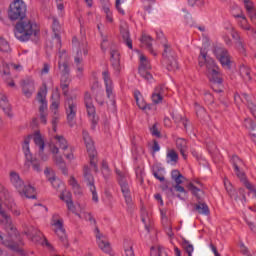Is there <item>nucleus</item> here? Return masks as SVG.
Returning <instances> with one entry per match:
<instances>
[{
    "instance_id": "obj_39",
    "label": "nucleus",
    "mask_w": 256,
    "mask_h": 256,
    "mask_svg": "<svg viewBox=\"0 0 256 256\" xmlns=\"http://www.w3.org/2000/svg\"><path fill=\"white\" fill-rule=\"evenodd\" d=\"M91 91L92 93H96L95 94V101L97 103H99L101 106L105 104V102L101 99V97L103 96V91H101V89H99V86H92L91 87Z\"/></svg>"
},
{
    "instance_id": "obj_38",
    "label": "nucleus",
    "mask_w": 256,
    "mask_h": 256,
    "mask_svg": "<svg viewBox=\"0 0 256 256\" xmlns=\"http://www.w3.org/2000/svg\"><path fill=\"white\" fill-rule=\"evenodd\" d=\"M5 205L8 209H10V211L13 213V215H15L16 217H19V215H21V211H19L15 205V201L13 200V198H10L8 201H5Z\"/></svg>"
},
{
    "instance_id": "obj_55",
    "label": "nucleus",
    "mask_w": 256,
    "mask_h": 256,
    "mask_svg": "<svg viewBox=\"0 0 256 256\" xmlns=\"http://www.w3.org/2000/svg\"><path fill=\"white\" fill-rule=\"evenodd\" d=\"M31 235V239L34 243L41 241V231L35 230V233H32Z\"/></svg>"
},
{
    "instance_id": "obj_47",
    "label": "nucleus",
    "mask_w": 256,
    "mask_h": 256,
    "mask_svg": "<svg viewBox=\"0 0 256 256\" xmlns=\"http://www.w3.org/2000/svg\"><path fill=\"white\" fill-rule=\"evenodd\" d=\"M0 51H2L3 53H9V51H11L9 42H7V40H5V38L3 37L0 38Z\"/></svg>"
},
{
    "instance_id": "obj_9",
    "label": "nucleus",
    "mask_w": 256,
    "mask_h": 256,
    "mask_svg": "<svg viewBox=\"0 0 256 256\" xmlns=\"http://www.w3.org/2000/svg\"><path fill=\"white\" fill-rule=\"evenodd\" d=\"M231 163L234 167V170L238 179H240L241 183H243L246 189H248V191H250L251 193H254V196L256 197L255 186L251 184L249 180H247V176L245 175V172L241 171V169L239 168L240 165H243V160L239 158V156L233 155L231 158Z\"/></svg>"
},
{
    "instance_id": "obj_43",
    "label": "nucleus",
    "mask_w": 256,
    "mask_h": 256,
    "mask_svg": "<svg viewBox=\"0 0 256 256\" xmlns=\"http://www.w3.org/2000/svg\"><path fill=\"white\" fill-rule=\"evenodd\" d=\"M55 139L57 140L56 145L59 147V149H63V151H66V149L69 148L67 140L63 136H55Z\"/></svg>"
},
{
    "instance_id": "obj_6",
    "label": "nucleus",
    "mask_w": 256,
    "mask_h": 256,
    "mask_svg": "<svg viewBox=\"0 0 256 256\" xmlns=\"http://www.w3.org/2000/svg\"><path fill=\"white\" fill-rule=\"evenodd\" d=\"M187 189L191 191V193L194 195V197L197 198L198 203L194 204L193 211H196L199 213V215H211V210H209V206L207 203L202 202L203 198L201 197V194L203 191L195 186L194 183H189L187 185Z\"/></svg>"
},
{
    "instance_id": "obj_48",
    "label": "nucleus",
    "mask_w": 256,
    "mask_h": 256,
    "mask_svg": "<svg viewBox=\"0 0 256 256\" xmlns=\"http://www.w3.org/2000/svg\"><path fill=\"white\" fill-rule=\"evenodd\" d=\"M102 175L105 179H109V175H111L109 164L105 160L102 161Z\"/></svg>"
},
{
    "instance_id": "obj_7",
    "label": "nucleus",
    "mask_w": 256,
    "mask_h": 256,
    "mask_svg": "<svg viewBox=\"0 0 256 256\" xmlns=\"http://www.w3.org/2000/svg\"><path fill=\"white\" fill-rule=\"evenodd\" d=\"M8 17L11 21H20L27 17V4L23 0H14L10 4Z\"/></svg>"
},
{
    "instance_id": "obj_58",
    "label": "nucleus",
    "mask_w": 256,
    "mask_h": 256,
    "mask_svg": "<svg viewBox=\"0 0 256 256\" xmlns=\"http://www.w3.org/2000/svg\"><path fill=\"white\" fill-rule=\"evenodd\" d=\"M171 117H172V119L174 120L175 123H181V120L183 119V117L177 111L172 112Z\"/></svg>"
},
{
    "instance_id": "obj_31",
    "label": "nucleus",
    "mask_w": 256,
    "mask_h": 256,
    "mask_svg": "<svg viewBox=\"0 0 256 256\" xmlns=\"http://www.w3.org/2000/svg\"><path fill=\"white\" fill-rule=\"evenodd\" d=\"M140 41L141 43L146 45V48L148 49L149 53H151V55H154V57H156L157 53L155 52V50H153V44L151 43V41H153V38H151V36L147 34H143Z\"/></svg>"
},
{
    "instance_id": "obj_44",
    "label": "nucleus",
    "mask_w": 256,
    "mask_h": 256,
    "mask_svg": "<svg viewBox=\"0 0 256 256\" xmlns=\"http://www.w3.org/2000/svg\"><path fill=\"white\" fill-rule=\"evenodd\" d=\"M104 13H106V19L109 21V23H113V13H111V10L109 9V2H106L102 4Z\"/></svg>"
},
{
    "instance_id": "obj_40",
    "label": "nucleus",
    "mask_w": 256,
    "mask_h": 256,
    "mask_svg": "<svg viewBox=\"0 0 256 256\" xmlns=\"http://www.w3.org/2000/svg\"><path fill=\"white\" fill-rule=\"evenodd\" d=\"M182 247L188 256H193V251H195V248H193V244H191L189 240L182 238Z\"/></svg>"
},
{
    "instance_id": "obj_59",
    "label": "nucleus",
    "mask_w": 256,
    "mask_h": 256,
    "mask_svg": "<svg viewBox=\"0 0 256 256\" xmlns=\"http://www.w3.org/2000/svg\"><path fill=\"white\" fill-rule=\"evenodd\" d=\"M52 118V129L53 131H57V123H59V114H54Z\"/></svg>"
},
{
    "instance_id": "obj_16",
    "label": "nucleus",
    "mask_w": 256,
    "mask_h": 256,
    "mask_svg": "<svg viewBox=\"0 0 256 256\" xmlns=\"http://www.w3.org/2000/svg\"><path fill=\"white\" fill-rule=\"evenodd\" d=\"M151 69V63L147 60V56H140V65L138 67V73L145 79L146 81H153V75L149 72Z\"/></svg>"
},
{
    "instance_id": "obj_56",
    "label": "nucleus",
    "mask_w": 256,
    "mask_h": 256,
    "mask_svg": "<svg viewBox=\"0 0 256 256\" xmlns=\"http://www.w3.org/2000/svg\"><path fill=\"white\" fill-rule=\"evenodd\" d=\"M150 133H151L154 137H161V132H160L159 129L157 128V124H154V125L150 128Z\"/></svg>"
},
{
    "instance_id": "obj_64",
    "label": "nucleus",
    "mask_w": 256,
    "mask_h": 256,
    "mask_svg": "<svg viewBox=\"0 0 256 256\" xmlns=\"http://www.w3.org/2000/svg\"><path fill=\"white\" fill-rule=\"evenodd\" d=\"M125 256H135V252L133 251V246H129L125 248Z\"/></svg>"
},
{
    "instance_id": "obj_29",
    "label": "nucleus",
    "mask_w": 256,
    "mask_h": 256,
    "mask_svg": "<svg viewBox=\"0 0 256 256\" xmlns=\"http://www.w3.org/2000/svg\"><path fill=\"white\" fill-rule=\"evenodd\" d=\"M120 35L122 38V42L128 46V49H133V40H131V34L129 33V29L121 26Z\"/></svg>"
},
{
    "instance_id": "obj_30",
    "label": "nucleus",
    "mask_w": 256,
    "mask_h": 256,
    "mask_svg": "<svg viewBox=\"0 0 256 256\" xmlns=\"http://www.w3.org/2000/svg\"><path fill=\"white\" fill-rule=\"evenodd\" d=\"M69 85H71V75L60 76V88L62 89L65 97L69 95Z\"/></svg>"
},
{
    "instance_id": "obj_57",
    "label": "nucleus",
    "mask_w": 256,
    "mask_h": 256,
    "mask_svg": "<svg viewBox=\"0 0 256 256\" xmlns=\"http://www.w3.org/2000/svg\"><path fill=\"white\" fill-rule=\"evenodd\" d=\"M245 121H249V123L251 124V131H250L251 139L256 142V127L253 126V122L251 120L246 119Z\"/></svg>"
},
{
    "instance_id": "obj_37",
    "label": "nucleus",
    "mask_w": 256,
    "mask_h": 256,
    "mask_svg": "<svg viewBox=\"0 0 256 256\" xmlns=\"http://www.w3.org/2000/svg\"><path fill=\"white\" fill-rule=\"evenodd\" d=\"M31 139H33V136L32 135H28L25 139H24V142H23V145H22V149L24 151V155H25V160H27V157L29 155H33L31 153V149L29 148V143H31Z\"/></svg>"
},
{
    "instance_id": "obj_22",
    "label": "nucleus",
    "mask_w": 256,
    "mask_h": 256,
    "mask_svg": "<svg viewBox=\"0 0 256 256\" xmlns=\"http://www.w3.org/2000/svg\"><path fill=\"white\" fill-rule=\"evenodd\" d=\"M22 93L28 99L31 98L35 91V82L31 78H27L21 81Z\"/></svg>"
},
{
    "instance_id": "obj_41",
    "label": "nucleus",
    "mask_w": 256,
    "mask_h": 256,
    "mask_svg": "<svg viewBox=\"0 0 256 256\" xmlns=\"http://www.w3.org/2000/svg\"><path fill=\"white\" fill-rule=\"evenodd\" d=\"M224 186L228 195H230L231 199H234L235 201H237L238 199L237 192L233 188V185H231V182L224 181Z\"/></svg>"
},
{
    "instance_id": "obj_15",
    "label": "nucleus",
    "mask_w": 256,
    "mask_h": 256,
    "mask_svg": "<svg viewBox=\"0 0 256 256\" xmlns=\"http://www.w3.org/2000/svg\"><path fill=\"white\" fill-rule=\"evenodd\" d=\"M116 175L118 176V183L121 187L124 199L128 205H131L133 203V198H131V190L129 189V183H127V179L125 178V173L116 169Z\"/></svg>"
},
{
    "instance_id": "obj_21",
    "label": "nucleus",
    "mask_w": 256,
    "mask_h": 256,
    "mask_svg": "<svg viewBox=\"0 0 256 256\" xmlns=\"http://www.w3.org/2000/svg\"><path fill=\"white\" fill-rule=\"evenodd\" d=\"M238 99H240L242 103H247L249 111L252 113L253 117L256 118V104L253 103V100H251V96H249L247 93H242L241 96L236 94L234 96V101H238Z\"/></svg>"
},
{
    "instance_id": "obj_20",
    "label": "nucleus",
    "mask_w": 256,
    "mask_h": 256,
    "mask_svg": "<svg viewBox=\"0 0 256 256\" xmlns=\"http://www.w3.org/2000/svg\"><path fill=\"white\" fill-rule=\"evenodd\" d=\"M171 178L176 183L174 186L175 191H177L178 193L187 194V190H185V187L181 186V183H183V179H185L183 174H181V172L179 170H172Z\"/></svg>"
},
{
    "instance_id": "obj_27",
    "label": "nucleus",
    "mask_w": 256,
    "mask_h": 256,
    "mask_svg": "<svg viewBox=\"0 0 256 256\" xmlns=\"http://www.w3.org/2000/svg\"><path fill=\"white\" fill-rule=\"evenodd\" d=\"M44 174L46 175L48 181L51 183L52 187L54 189H59L61 185V180L57 179L55 176V172H51V169L49 167H46L44 170Z\"/></svg>"
},
{
    "instance_id": "obj_62",
    "label": "nucleus",
    "mask_w": 256,
    "mask_h": 256,
    "mask_svg": "<svg viewBox=\"0 0 256 256\" xmlns=\"http://www.w3.org/2000/svg\"><path fill=\"white\" fill-rule=\"evenodd\" d=\"M38 155L41 161H49V155L45 154L44 150H39Z\"/></svg>"
},
{
    "instance_id": "obj_3",
    "label": "nucleus",
    "mask_w": 256,
    "mask_h": 256,
    "mask_svg": "<svg viewBox=\"0 0 256 256\" xmlns=\"http://www.w3.org/2000/svg\"><path fill=\"white\" fill-rule=\"evenodd\" d=\"M5 229L8 233V236L6 239L3 238V234L0 232V241L10 251H13L14 253H18V255L25 256V250H23V240L21 239V236L19 235V231L16 229V233H9V225L4 223ZM3 255V249L0 248V256Z\"/></svg>"
},
{
    "instance_id": "obj_5",
    "label": "nucleus",
    "mask_w": 256,
    "mask_h": 256,
    "mask_svg": "<svg viewBox=\"0 0 256 256\" xmlns=\"http://www.w3.org/2000/svg\"><path fill=\"white\" fill-rule=\"evenodd\" d=\"M3 197L5 201H9V191L3 186V184H0V216L2 217L1 223H5L8 225V232L10 235H13V233H17V228L13 226V221L11 220V216L7 214V212L3 209V206L1 205V202L3 201Z\"/></svg>"
},
{
    "instance_id": "obj_63",
    "label": "nucleus",
    "mask_w": 256,
    "mask_h": 256,
    "mask_svg": "<svg viewBox=\"0 0 256 256\" xmlns=\"http://www.w3.org/2000/svg\"><path fill=\"white\" fill-rule=\"evenodd\" d=\"M136 177L138 179V181H140V183L142 184L143 183V170L138 168L136 170Z\"/></svg>"
},
{
    "instance_id": "obj_33",
    "label": "nucleus",
    "mask_w": 256,
    "mask_h": 256,
    "mask_svg": "<svg viewBox=\"0 0 256 256\" xmlns=\"http://www.w3.org/2000/svg\"><path fill=\"white\" fill-rule=\"evenodd\" d=\"M239 74L240 77H242V79L246 81V83L251 81V68H249V66L241 64L239 68Z\"/></svg>"
},
{
    "instance_id": "obj_28",
    "label": "nucleus",
    "mask_w": 256,
    "mask_h": 256,
    "mask_svg": "<svg viewBox=\"0 0 256 256\" xmlns=\"http://www.w3.org/2000/svg\"><path fill=\"white\" fill-rule=\"evenodd\" d=\"M0 107L5 115L8 117H13V113H11V104L9 103L7 96L3 93H0Z\"/></svg>"
},
{
    "instance_id": "obj_36",
    "label": "nucleus",
    "mask_w": 256,
    "mask_h": 256,
    "mask_svg": "<svg viewBox=\"0 0 256 256\" xmlns=\"http://www.w3.org/2000/svg\"><path fill=\"white\" fill-rule=\"evenodd\" d=\"M34 143L39 147V150L45 151V140H43V137L41 136V132L37 131L34 133Z\"/></svg>"
},
{
    "instance_id": "obj_34",
    "label": "nucleus",
    "mask_w": 256,
    "mask_h": 256,
    "mask_svg": "<svg viewBox=\"0 0 256 256\" xmlns=\"http://www.w3.org/2000/svg\"><path fill=\"white\" fill-rule=\"evenodd\" d=\"M58 69L60 71V76L71 75V68L69 67L68 61H59Z\"/></svg>"
},
{
    "instance_id": "obj_10",
    "label": "nucleus",
    "mask_w": 256,
    "mask_h": 256,
    "mask_svg": "<svg viewBox=\"0 0 256 256\" xmlns=\"http://www.w3.org/2000/svg\"><path fill=\"white\" fill-rule=\"evenodd\" d=\"M84 105L86 107L87 115L91 121V129L95 131L99 123V116H97V110L95 109V105H93V97L91 93L85 92L84 93Z\"/></svg>"
},
{
    "instance_id": "obj_24",
    "label": "nucleus",
    "mask_w": 256,
    "mask_h": 256,
    "mask_svg": "<svg viewBox=\"0 0 256 256\" xmlns=\"http://www.w3.org/2000/svg\"><path fill=\"white\" fill-rule=\"evenodd\" d=\"M112 67L115 71L116 75H119L121 73V58L119 55V52L117 50L111 51V59Z\"/></svg>"
},
{
    "instance_id": "obj_52",
    "label": "nucleus",
    "mask_w": 256,
    "mask_h": 256,
    "mask_svg": "<svg viewBox=\"0 0 256 256\" xmlns=\"http://www.w3.org/2000/svg\"><path fill=\"white\" fill-rule=\"evenodd\" d=\"M236 47L240 55L247 57V50L245 49V43H243V41L236 42Z\"/></svg>"
},
{
    "instance_id": "obj_26",
    "label": "nucleus",
    "mask_w": 256,
    "mask_h": 256,
    "mask_svg": "<svg viewBox=\"0 0 256 256\" xmlns=\"http://www.w3.org/2000/svg\"><path fill=\"white\" fill-rule=\"evenodd\" d=\"M96 233V239H98L97 243L99 249H101V251H104V253H111V244L101 239L103 237V234H101L99 228H96Z\"/></svg>"
},
{
    "instance_id": "obj_54",
    "label": "nucleus",
    "mask_w": 256,
    "mask_h": 256,
    "mask_svg": "<svg viewBox=\"0 0 256 256\" xmlns=\"http://www.w3.org/2000/svg\"><path fill=\"white\" fill-rule=\"evenodd\" d=\"M69 211H75V204H73V200L71 199V194H67V200H65Z\"/></svg>"
},
{
    "instance_id": "obj_51",
    "label": "nucleus",
    "mask_w": 256,
    "mask_h": 256,
    "mask_svg": "<svg viewBox=\"0 0 256 256\" xmlns=\"http://www.w3.org/2000/svg\"><path fill=\"white\" fill-rule=\"evenodd\" d=\"M236 17H240L242 19L240 21V26L242 27V29H245V31H249V29H251V26L249 25V23H247V18H245V16L238 14Z\"/></svg>"
},
{
    "instance_id": "obj_23",
    "label": "nucleus",
    "mask_w": 256,
    "mask_h": 256,
    "mask_svg": "<svg viewBox=\"0 0 256 256\" xmlns=\"http://www.w3.org/2000/svg\"><path fill=\"white\" fill-rule=\"evenodd\" d=\"M164 95H165V86L164 85L156 86L151 96V99L154 105H159L160 103H163Z\"/></svg>"
},
{
    "instance_id": "obj_46",
    "label": "nucleus",
    "mask_w": 256,
    "mask_h": 256,
    "mask_svg": "<svg viewBox=\"0 0 256 256\" xmlns=\"http://www.w3.org/2000/svg\"><path fill=\"white\" fill-rule=\"evenodd\" d=\"M135 100H136V104L139 107V109H142V111H145V109H151V105L145 103L143 100H139V95L137 93H135L134 95Z\"/></svg>"
},
{
    "instance_id": "obj_60",
    "label": "nucleus",
    "mask_w": 256,
    "mask_h": 256,
    "mask_svg": "<svg viewBox=\"0 0 256 256\" xmlns=\"http://www.w3.org/2000/svg\"><path fill=\"white\" fill-rule=\"evenodd\" d=\"M125 0H116V4L115 7L117 9V11L121 14V15H125V10H123V8H121V2L123 3Z\"/></svg>"
},
{
    "instance_id": "obj_61",
    "label": "nucleus",
    "mask_w": 256,
    "mask_h": 256,
    "mask_svg": "<svg viewBox=\"0 0 256 256\" xmlns=\"http://www.w3.org/2000/svg\"><path fill=\"white\" fill-rule=\"evenodd\" d=\"M69 183L73 187V189H77L79 191L80 186H79V183H77V180L75 179V177L71 176Z\"/></svg>"
},
{
    "instance_id": "obj_50",
    "label": "nucleus",
    "mask_w": 256,
    "mask_h": 256,
    "mask_svg": "<svg viewBox=\"0 0 256 256\" xmlns=\"http://www.w3.org/2000/svg\"><path fill=\"white\" fill-rule=\"evenodd\" d=\"M102 77L105 83V87L113 85V81L111 80V76L109 75V70H105L102 72Z\"/></svg>"
},
{
    "instance_id": "obj_8",
    "label": "nucleus",
    "mask_w": 256,
    "mask_h": 256,
    "mask_svg": "<svg viewBox=\"0 0 256 256\" xmlns=\"http://www.w3.org/2000/svg\"><path fill=\"white\" fill-rule=\"evenodd\" d=\"M82 135L90 159V166L95 173H99V166L97 165V150H95V144L93 143V139H91V136H89V132L87 131H83Z\"/></svg>"
},
{
    "instance_id": "obj_35",
    "label": "nucleus",
    "mask_w": 256,
    "mask_h": 256,
    "mask_svg": "<svg viewBox=\"0 0 256 256\" xmlns=\"http://www.w3.org/2000/svg\"><path fill=\"white\" fill-rule=\"evenodd\" d=\"M54 163L61 169L63 175H67V167L65 165V160H63L62 156L54 155L53 157Z\"/></svg>"
},
{
    "instance_id": "obj_25",
    "label": "nucleus",
    "mask_w": 256,
    "mask_h": 256,
    "mask_svg": "<svg viewBox=\"0 0 256 256\" xmlns=\"http://www.w3.org/2000/svg\"><path fill=\"white\" fill-rule=\"evenodd\" d=\"M52 31L54 33V37L58 43L57 48L61 49V35H59L61 31V24L57 17H52Z\"/></svg>"
},
{
    "instance_id": "obj_14",
    "label": "nucleus",
    "mask_w": 256,
    "mask_h": 256,
    "mask_svg": "<svg viewBox=\"0 0 256 256\" xmlns=\"http://www.w3.org/2000/svg\"><path fill=\"white\" fill-rule=\"evenodd\" d=\"M83 177L92 193V200L94 203H99V196H97V188L95 187V178L93 177V174H91V168L87 165L83 168Z\"/></svg>"
},
{
    "instance_id": "obj_32",
    "label": "nucleus",
    "mask_w": 256,
    "mask_h": 256,
    "mask_svg": "<svg viewBox=\"0 0 256 256\" xmlns=\"http://www.w3.org/2000/svg\"><path fill=\"white\" fill-rule=\"evenodd\" d=\"M176 147L180 151L183 159H187V140L183 138H178L176 140Z\"/></svg>"
},
{
    "instance_id": "obj_2",
    "label": "nucleus",
    "mask_w": 256,
    "mask_h": 256,
    "mask_svg": "<svg viewBox=\"0 0 256 256\" xmlns=\"http://www.w3.org/2000/svg\"><path fill=\"white\" fill-rule=\"evenodd\" d=\"M39 26L37 24L33 23V21L22 18L19 20L14 28V35L18 41H29L31 37H37L39 35Z\"/></svg>"
},
{
    "instance_id": "obj_17",
    "label": "nucleus",
    "mask_w": 256,
    "mask_h": 256,
    "mask_svg": "<svg viewBox=\"0 0 256 256\" xmlns=\"http://www.w3.org/2000/svg\"><path fill=\"white\" fill-rule=\"evenodd\" d=\"M52 225L56 228L54 231L58 236V239L61 241L64 247H69V240L67 239V233L63 227V219H52Z\"/></svg>"
},
{
    "instance_id": "obj_12",
    "label": "nucleus",
    "mask_w": 256,
    "mask_h": 256,
    "mask_svg": "<svg viewBox=\"0 0 256 256\" xmlns=\"http://www.w3.org/2000/svg\"><path fill=\"white\" fill-rule=\"evenodd\" d=\"M37 101H39V113H40V121L43 125H47V84H43V88L39 90L37 93Z\"/></svg>"
},
{
    "instance_id": "obj_4",
    "label": "nucleus",
    "mask_w": 256,
    "mask_h": 256,
    "mask_svg": "<svg viewBox=\"0 0 256 256\" xmlns=\"http://www.w3.org/2000/svg\"><path fill=\"white\" fill-rule=\"evenodd\" d=\"M10 181L21 197H26V199H37L35 188L31 185H25V182L17 172L10 173Z\"/></svg>"
},
{
    "instance_id": "obj_53",
    "label": "nucleus",
    "mask_w": 256,
    "mask_h": 256,
    "mask_svg": "<svg viewBox=\"0 0 256 256\" xmlns=\"http://www.w3.org/2000/svg\"><path fill=\"white\" fill-rule=\"evenodd\" d=\"M106 95L107 98L112 101V103H115V94L113 93V85L106 86Z\"/></svg>"
},
{
    "instance_id": "obj_1",
    "label": "nucleus",
    "mask_w": 256,
    "mask_h": 256,
    "mask_svg": "<svg viewBox=\"0 0 256 256\" xmlns=\"http://www.w3.org/2000/svg\"><path fill=\"white\" fill-rule=\"evenodd\" d=\"M199 67L206 66V75L212 83L211 87L215 93L223 92V78L221 77V72H219V66L215 63L213 58L207 56V51L205 49H200V55L198 57Z\"/></svg>"
},
{
    "instance_id": "obj_42",
    "label": "nucleus",
    "mask_w": 256,
    "mask_h": 256,
    "mask_svg": "<svg viewBox=\"0 0 256 256\" xmlns=\"http://www.w3.org/2000/svg\"><path fill=\"white\" fill-rule=\"evenodd\" d=\"M166 157L167 163H173L175 165L179 161V154L175 150H169Z\"/></svg>"
},
{
    "instance_id": "obj_11",
    "label": "nucleus",
    "mask_w": 256,
    "mask_h": 256,
    "mask_svg": "<svg viewBox=\"0 0 256 256\" xmlns=\"http://www.w3.org/2000/svg\"><path fill=\"white\" fill-rule=\"evenodd\" d=\"M164 51L162 53L163 59L166 63V69L168 71H175L179 69V63L177 62V57L175 56V52L171 49V46L168 44H164Z\"/></svg>"
},
{
    "instance_id": "obj_18",
    "label": "nucleus",
    "mask_w": 256,
    "mask_h": 256,
    "mask_svg": "<svg viewBox=\"0 0 256 256\" xmlns=\"http://www.w3.org/2000/svg\"><path fill=\"white\" fill-rule=\"evenodd\" d=\"M216 56L219 59L222 67H225L226 69H231V55H229V51L227 49H216Z\"/></svg>"
},
{
    "instance_id": "obj_13",
    "label": "nucleus",
    "mask_w": 256,
    "mask_h": 256,
    "mask_svg": "<svg viewBox=\"0 0 256 256\" xmlns=\"http://www.w3.org/2000/svg\"><path fill=\"white\" fill-rule=\"evenodd\" d=\"M66 119L69 127H74L77 119V100L68 97L65 102Z\"/></svg>"
},
{
    "instance_id": "obj_45",
    "label": "nucleus",
    "mask_w": 256,
    "mask_h": 256,
    "mask_svg": "<svg viewBox=\"0 0 256 256\" xmlns=\"http://www.w3.org/2000/svg\"><path fill=\"white\" fill-rule=\"evenodd\" d=\"M0 73L2 77H9L11 75V69L9 68L8 63L2 62V66L0 67Z\"/></svg>"
},
{
    "instance_id": "obj_19",
    "label": "nucleus",
    "mask_w": 256,
    "mask_h": 256,
    "mask_svg": "<svg viewBox=\"0 0 256 256\" xmlns=\"http://www.w3.org/2000/svg\"><path fill=\"white\" fill-rule=\"evenodd\" d=\"M31 167L36 173H41V171H43V168H41V161L33 157V155L27 156V159L24 162V169H26V171H29Z\"/></svg>"
},
{
    "instance_id": "obj_49",
    "label": "nucleus",
    "mask_w": 256,
    "mask_h": 256,
    "mask_svg": "<svg viewBox=\"0 0 256 256\" xmlns=\"http://www.w3.org/2000/svg\"><path fill=\"white\" fill-rule=\"evenodd\" d=\"M195 105H196L195 111L198 119H205V115H206L205 108L201 107L197 103Z\"/></svg>"
}]
</instances>
